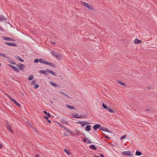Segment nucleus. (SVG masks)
I'll return each mask as SVG.
<instances>
[{"instance_id": "obj_21", "label": "nucleus", "mask_w": 157, "mask_h": 157, "mask_svg": "<svg viewBox=\"0 0 157 157\" xmlns=\"http://www.w3.org/2000/svg\"><path fill=\"white\" fill-rule=\"evenodd\" d=\"M142 153L141 151H137L136 152L135 154L137 156H140L142 155Z\"/></svg>"}, {"instance_id": "obj_11", "label": "nucleus", "mask_w": 157, "mask_h": 157, "mask_svg": "<svg viewBox=\"0 0 157 157\" xmlns=\"http://www.w3.org/2000/svg\"><path fill=\"white\" fill-rule=\"evenodd\" d=\"M5 44H6L10 46H17V44L13 43H10L8 42H5Z\"/></svg>"}, {"instance_id": "obj_22", "label": "nucleus", "mask_w": 157, "mask_h": 157, "mask_svg": "<svg viewBox=\"0 0 157 157\" xmlns=\"http://www.w3.org/2000/svg\"><path fill=\"white\" fill-rule=\"evenodd\" d=\"M0 56H2L3 57L6 58H8V56L7 55L4 54L2 53H0Z\"/></svg>"}, {"instance_id": "obj_41", "label": "nucleus", "mask_w": 157, "mask_h": 157, "mask_svg": "<svg viewBox=\"0 0 157 157\" xmlns=\"http://www.w3.org/2000/svg\"><path fill=\"white\" fill-rule=\"evenodd\" d=\"M33 129H34V130L35 131V132H36V133H37L38 131L37 130V129H36L34 128H33Z\"/></svg>"}, {"instance_id": "obj_23", "label": "nucleus", "mask_w": 157, "mask_h": 157, "mask_svg": "<svg viewBox=\"0 0 157 157\" xmlns=\"http://www.w3.org/2000/svg\"><path fill=\"white\" fill-rule=\"evenodd\" d=\"M51 53L52 56H53L55 57L57 53L55 51H52L51 52Z\"/></svg>"}, {"instance_id": "obj_43", "label": "nucleus", "mask_w": 157, "mask_h": 157, "mask_svg": "<svg viewBox=\"0 0 157 157\" xmlns=\"http://www.w3.org/2000/svg\"><path fill=\"white\" fill-rule=\"evenodd\" d=\"M59 126H60L61 127H63V128H64L65 127H64V126H63V125H61L60 124H59Z\"/></svg>"}, {"instance_id": "obj_48", "label": "nucleus", "mask_w": 157, "mask_h": 157, "mask_svg": "<svg viewBox=\"0 0 157 157\" xmlns=\"http://www.w3.org/2000/svg\"><path fill=\"white\" fill-rule=\"evenodd\" d=\"M83 141L85 142H86V140L85 139H84L83 140Z\"/></svg>"}, {"instance_id": "obj_40", "label": "nucleus", "mask_w": 157, "mask_h": 157, "mask_svg": "<svg viewBox=\"0 0 157 157\" xmlns=\"http://www.w3.org/2000/svg\"><path fill=\"white\" fill-rule=\"evenodd\" d=\"M51 44L52 45H54L56 43L54 42H52Z\"/></svg>"}, {"instance_id": "obj_24", "label": "nucleus", "mask_w": 157, "mask_h": 157, "mask_svg": "<svg viewBox=\"0 0 157 157\" xmlns=\"http://www.w3.org/2000/svg\"><path fill=\"white\" fill-rule=\"evenodd\" d=\"M64 151L66 153L67 155H70L71 153L69 151V150H68L67 149H64Z\"/></svg>"}, {"instance_id": "obj_27", "label": "nucleus", "mask_w": 157, "mask_h": 157, "mask_svg": "<svg viewBox=\"0 0 157 157\" xmlns=\"http://www.w3.org/2000/svg\"><path fill=\"white\" fill-rule=\"evenodd\" d=\"M64 129L68 132H69L70 133H72V132L70 129H68L66 127L64 128Z\"/></svg>"}, {"instance_id": "obj_7", "label": "nucleus", "mask_w": 157, "mask_h": 157, "mask_svg": "<svg viewBox=\"0 0 157 157\" xmlns=\"http://www.w3.org/2000/svg\"><path fill=\"white\" fill-rule=\"evenodd\" d=\"M6 126L7 129L12 133H13V130L11 128V127L10 124L7 122L6 123Z\"/></svg>"}, {"instance_id": "obj_10", "label": "nucleus", "mask_w": 157, "mask_h": 157, "mask_svg": "<svg viewBox=\"0 0 157 157\" xmlns=\"http://www.w3.org/2000/svg\"><path fill=\"white\" fill-rule=\"evenodd\" d=\"M9 97L10 98L11 100H12L17 105L18 107H21V105L19 103H18L17 101H16L13 98H11L10 96H9Z\"/></svg>"}, {"instance_id": "obj_49", "label": "nucleus", "mask_w": 157, "mask_h": 157, "mask_svg": "<svg viewBox=\"0 0 157 157\" xmlns=\"http://www.w3.org/2000/svg\"><path fill=\"white\" fill-rule=\"evenodd\" d=\"M2 147V145L1 144H0V148H1Z\"/></svg>"}, {"instance_id": "obj_33", "label": "nucleus", "mask_w": 157, "mask_h": 157, "mask_svg": "<svg viewBox=\"0 0 157 157\" xmlns=\"http://www.w3.org/2000/svg\"><path fill=\"white\" fill-rule=\"evenodd\" d=\"M38 62H39V59H35L34 60V62L35 63H38Z\"/></svg>"}, {"instance_id": "obj_5", "label": "nucleus", "mask_w": 157, "mask_h": 157, "mask_svg": "<svg viewBox=\"0 0 157 157\" xmlns=\"http://www.w3.org/2000/svg\"><path fill=\"white\" fill-rule=\"evenodd\" d=\"M77 123L78 124H81L82 127H83L84 126H85V125H87L88 124H89V123L86 121H78Z\"/></svg>"}, {"instance_id": "obj_17", "label": "nucleus", "mask_w": 157, "mask_h": 157, "mask_svg": "<svg viewBox=\"0 0 157 157\" xmlns=\"http://www.w3.org/2000/svg\"><path fill=\"white\" fill-rule=\"evenodd\" d=\"M91 130V126L87 125L86 127V130L87 131H90Z\"/></svg>"}, {"instance_id": "obj_28", "label": "nucleus", "mask_w": 157, "mask_h": 157, "mask_svg": "<svg viewBox=\"0 0 157 157\" xmlns=\"http://www.w3.org/2000/svg\"><path fill=\"white\" fill-rule=\"evenodd\" d=\"M36 83V80L35 79V80H33L31 82V84L32 85H34Z\"/></svg>"}, {"instance_id": "obj_52", "label": "nucleus", "mask_w": 157, "mask_h": 157, "mask_svg": "<svg viewBox=\"0 0 157 157\" xmlns=\"http://www.w3.org/2000/svg\"><path fill=\"white\" fill-rule=\"evenodd\" d=\"M105 138H108V136H105Z\"/></svg>"}, {"instance_id": "obj_15", "label": "nucleus", "mask_w": 157, "mask_h": 157, "mask_svg": "<svg viewBox=\"0 0 157 157\" xmlns=\"http://www.w3.org/2000/svg\"><path fill=\"white\" fill-rule=\"evenodd\" d=\"M134 42L135 44H139L141 43L142 42V41L137 39H135Z\"/></svg>"}, {"instance_id": "obj_1", "label": "nucleus", "mask_w": 157, "mask_h": 157, "mask_svg": "<svg viewBox=\"0 0 157 157\" xmlns=\"http://www.w3.org/2000/svg\"><path fill=\"white\" fill-rule=\"evenodd\" d=\"M8 66L9 67H11L12 69L15 71L17 72H19L20 71L19 70H20L21 71L23 70V68L24 67V65L23 64L20 63L18 64H17L16 65L17 67L18 68H17L16 67L12 65L11 64H8Z\"/></svg>"}, {"instance_id": "obj_31", "label": "nucleus", "mask_w": 157, "mask_h": 157, "mask_svg": "<svg viewBox=\"0 0 157 157\" xmlns=\"http://www.w3.org/2000/svg\"><path fill=\"white\" fill-rule=\"evenodd\" d=\"M102 105L103 107L105 109H107L108 108L107 106H106L105 105V104H104V103H103L102 104Z\"/></svg>"}, {"instance_id": "obj_34", "label": "nucleus", "mask_w": 157, "mask_h": 157, "mask_svg": "<svg viewBox=\"0 0 157 157\" xmlns=\"http://www.w3.org/2000/svg\"><path fill=\"white\" fill-rule=\"evenodd\" d=\"M126 136V135H124L122 137H121L120 139L121 140H122L124 139Z\"/></svg>"}, {"instance_id": "obj_55", "label": "nucleus", "mask_w": 157, "mask_h": 157, "mask_svg": "<svg viewBox=\"0 0 157 157\" xmlns=\"http://www.w3.org/2000/svg\"><path fill=\"white\" fill-rule=\"evenodd\" d=\"M97 157H99V156H97Z\"/></svg>"}, {"instance_id": "obj_3", "label": "nucleus", "mask_w": 157, "mask_h": 157, "mask_svg": "<svg viewBox=\"0 0 157 157\" xmlns=\"http://www.w3.org/2000/svg\"><path fill=\"white\" fill-rule=\"evenodd\" d=\"M39 62L41 63H43L45 64L48 65L52 67H54V65L52 63L45 61H44L42 59H39Z\"/></svg>"}, {"instance_id": "obj_50", "label": "nucleus", "mask_w": 157, "mask_h": 157, "mask_svg": "<svg viewBox=\"0 0 157 157\" xmlns=\"http://www.w3.org/2000/svg\"><path fill=\"white\" fill-rule=\"evenodd\" d=\"M71 115H73V116H76L75 117H77V116H78V115L77 114H76V115H73V114H71Z\"/></svg>"}, {"instance_id": "obj_6", "label": "nucleus", "mask_w": 157, "mask_h": 157, "mask_svg": "<svg viewBox=\"0 0 157 157\" xmlns=\"http://www.w3.org/2000/svg\"><path fill=\"white\" fill-rule=\"evenodd\" d=\"M107 110L109 113H115L116 112V110L115 109L110 106H109L107 109Z\"/></svg>"}, {"instance_id": "obj_14", "label": "nucleus", "mask_w": 157, "mask_h": 157, "mask_svg": "<svg viewBox=\"0 0 157 157\" xmlns=\"http://www.w3.org/2000/svg\"><path fill=\"white\" fill-rule=\"evenodd\" d=\"M6 18L2 15H0V21H2L6 20Z\"/></svg>"}, {"instance_id": "obj_8", "label": "nucleus", "mask_w": 157, "mask_h": 157, "mask_svg": "<svg viewBox=\"0 0 157 157\" xmlns=\"http://www.w3.org/2000/svg\"><path fill=\"white\" fill-rule=\"evenodd\" d=\"M122 154L123 155H132V154L131 152L128 151H125L123 152Z\"/></svg>"}, {"instance_id": "obj_30", "label": "nucleus", "mask_w": 157, "mask_h": 157, "mask_svg": "<svg viewBox=\"0 0 157 157\" xmlns=\"http://www.w3.org/2000/svg\"><path fill=\"white\" fill-rule=\"evenodd\" d=\"M17 58L19 61H20L21 62H24V60H23V59H22L20 57H18Z\"/></svg>"}, {"instance_id": "obj_47", "label": "nucleus", "mask_w": 157, "mask_h": 157, "mask_svg": "<svg viewBox=\"0 0 157 157\" xmlns=\"http://www.w3.org/2000/svg\"><path fill=\"white\" fill-rule=\"evenodd\" d=\"M63 135H64V136H67V133H64L63 134Z\"/></svg>"}, {"instance_id": "obj_26", "label": "nucleus", "mask_w": 157, "mask_h": 157, "mask_svg": "<svg viewBox=\"0 0 157 157\" xmlns=\"http://www.w3.org/2000/svg\"><path fill=\"white\" fill-rule=\"evenodd\" d=\"M33 78L34 77L33 75H31L29 77L28 80L29 81H31L33 79Z\"/></svg>"}, {"instance_id": "obj_36", "label": "nucleus", "mask_w": 157, "mask_h": 157, "mask_svg": "<svg viewBox=\"0 0 157 157\" xmlns=\"http://www.w3.org/2000/svg\"><path fill=\"white\" fill-rule=\"evenodd\" d=\"M104 131L107 132H109V130L107 128H105V129H104Z\"/></svg>"}, {"instance_id": "obj_29", "label": "nucleus", "mask_w": 157, "mask_h": 157, "mask_svg": "<svg viewBox=\"0 0 157 157\" xmlns=\"http://www.w3.org/2000/svg\"><path fill=\"white\" fill-rule=\"evenodd\" d=\"M74 117L76 118H84V117L82 115H79L77 117Z\"/></svg>"}, {"instance_id": "obj_25", "label": "nucleus", "mask_w": 157, "mask_h": 157, "mask_svg": "<svg viewBox=\"0 0 157 157\" xmlns=\"http://www.w3.org/2000/svg\"><path fill=\"white\" fill-rule=\"evenodd\" d=\"M44 113L46 114H47V117H51V115H50V113H48V112H47L46 111H44Z\"/></svg>"}, {"instance_id": "obj_32", "label": "nucleus", "mask_w": 157, "mask_h": 157, "mask_svg": "<svg viewBox=\"0 0 157 157\" xmlns=\"http://www.w3.org/2000/svg\"><path fill=\"white\" fill-rule=\"evenodd\" d=\"M39 87V85L38 84H36L34 86V88L35 89H36L38 88Z\"/></svg>"}, {"instance_id": "obj_19", "label": "nucleus", "mask_w": 157, "mask_h": 157, "mask_svg": "<svg viewBox=\"0 0 157 157\" xmlns=\"http://www.w3.org/2000/svg\"><path fill=\"white\" fill-rule=\"evenodd\" d=\"M66 106H67V108H69L70 109H75V107L73 106H71V105H70L67 104V105H66Z\"/></svg>"}, {"instance_id": "obj_42", "label": "nucleus", "mask_w": 157, "mask_h": 157, "mask_svg": "<svg viewBox=\"0 0 157 157\" xmlns=\"http://www.w3.org/2000/svg\"><path fill=\"white\" fill-rule=\"evenodd\" d=\"M3 30L4 29L2 27H0V30L3 31Z\"/></svg>"}, {"instance_id": "obj_38", "label": "nucleus", "mask_w": 157, "mask_h": 157, "mask_svg": "<svg viewBox=\"0 0 157 157\" xmlns=\"http://www.w3.org/2000/svg\"><path fill=\"white\" fill-rule=\"evenodd\" d=\"M11 64H13L15 65L16 64V63L14 61H13L11 62Z\"/></svg>"}, {"instance_id": "obj_35", "label": "nucleus", "mask_w": 157, "mask_h": 157, "mask_svg": "<svg viewBox=\"0 0 157 157\" xmlns=\"http://www.w3.org/2000/svg\"><path fill=\"white\" fill-rule=\"evenodd\" d=\"M59 92L61 93H62V94H64V95L66 96H67V97H69V96H68V95L66 94L65 93L63 92H61V91H59Z\"/></svg>"}, {"instance_id": "obj_16", "label": "nucleus", "mask_w": 157, "mask_h": 157, "mask_svg": "<svg viewBox=\"0 0 157 157\" xmlns=\"http://www.w3.org/2000/svg\"><path fill=\"white\" fill-rule=\"evenodd\" d=\"M50 83L51 85L52 86H53L58 87H59V85L55 83H54L53 82H50Z\"/></svg>"}, {"instance_id": "obj_18", "label": "nucleus", "mask_w": 157, "mask_h": 157, "mask_svg": "<svg viewBox=\"0 0 157 157\" xmlns=\"http://www.w3.org/2000/svg\"><path fill=\"white\" fill-rule=\"evenodd\" d=\"M117 82L120 85H121L124 86H126V84L124 82H121V81H117Z\"/></svg>"}, {"instance_id": "obj_13", "label": "nucleus", "mask_w": 157, "mask_h": 157, "mask_svg": "<svg viewBox=\"0 0 157 157\" xmlns=\"http://www.w3.org/2000/svg\"><path fill=\"white\" fill-rule=\"evenodd\" d=\"M100 127L101 125L100 124H96L93 126V128L95 130H96L97 128Z\"/></svg>"}, {"instance_id": "obj_20", "label": "nucleus", "mask_w": 157, "mask_h": 157, "mask_svg": "<svg viewBox=\"0 0 157 157\" xmlns=\"http://www.w3.org/2000/svg\"><path fill=\"white\" fill-rule=\"evenodd\" d=\"M89 147L92 149L96 150L97 149V148L94 145H91L89 146Z\"/></svg>"}, {"instance_id": "obj_9", "label": "nucleus", "mask_w": 157, "mask_h": 157, "mask_svg": "<svg viewBox=\"0 0 157 157\" xmlns=\"http://www.w3.org/2000/svg\"><path fill=\"white\" fill-rule=\"evenodd\" d=\"M62 57V55L61 54L57 53L55 57L59 60H61Z\"/></svg>"}, {"instance_id": "obj_46", "label": "nucleus", "mask_w": 157, "mask_h": 157, "mask_svg": "<svg viewBox=\"0 0 157 157\" xmlns=\"http://www.w3.org/2000/svg\"><path fill=\"white\" fill-rule=\"evenodd\" d=\"M88 143L89 144H90L91 143V142L90 140H88Z\"/></svg>"}, {"instance_id": "obj_39", "label": "nucleus", "mask_w": 157, "mask_h": 157, "mask_svg": "<svg viewBox=\"0 0 157 157\" xmlns=\"http://www.w3.org/2000/svg\"><path fill=\"white\" fill-rule=\"evenodd\" d=\"M48 117H47H47H46V116H44V117L45 119H46V120H48Z\"/></svg>"}, {"instance_id": "obj_2", "label": "nucleus", "mask_w": 157, "mask_h": 157, "mask_svg": "<svg viewBox=\"0 0 157 157\" xmlns=\"http://www.w3.org/2000/svg\"><path fill=\"white\" fill-rule=\"evenodd\" d=\"M39 72L40 74H43L46 75H48L47 72H48L49 73L51 74L54 76L56 75V74L55 72L48 69H46V71L42 70H40L39 71Z\"/></svg>"}, {"instance_id": "obj_37", "label": "nucleus", "mask_w": 157, "mask_h": 157, "mask_svg": "<svg viewBox=\"0 0 157 157\" xmlns=\"http://www.w3.org/2000/svg\"><path fill=\"white\" fill-rule=\"evenodd\" d=\"M100 129L101 131H104V129H105V128L103 127H100Z\"/></svg>"}, {"instance_id": "obj_51", "label": "nucleus", "mask_w": 157, "mask_h": 157, "mask_svg": "<svg viewBox=\"0 0 157 157\" xmlns=\"http://www.w3.org/2000/svg\"><path fill=\"white\" fill-rule=\"evenodd\" d=\"M35 157H39V155H36Z\"/></svg>"}, {"instance_id": "obj_53", "label": "nucleus", "mask_w": 157, "mask_h": 157, "mask_svg": "<svg viewBox=\"0 0 157 157\" xmlns=\"http://www.w3.org/2000/svg\"><path fill=\"white\" fill-rule=\"evenodd\" d=\"M146 111H149V110L148 109H146Z\"/></svg>"}, {"instance_id": "obj_12", "label": "nucleus", "mask_w": 157, "mask_h": 157, "mask_svg": "<svg viewBox=\"0 0 157 157\" xmlns=\"http://www.w3.org/2000/svg\"><path fill=\"white\" fill-rule=\"evenodd\" d=\"M3 38L4 40H6L10 41H14V39H13L12 38H11L10 37H3Z\"/></svg>"}, {"instance_id": "obj_4", "label": "nucleus", "mask_w": 157, "mask_h": 157, "mask_svg": "<svg viewBox=\"0 0 157 157\" xmlns=\"http://www.w3.org/2000/svg\"><path fill=\"white\" fill-rule=\"evenodd\" d=\"M81 2L83 5L88 9H93L92 8L90 4L83 2Z\"/></svg>"}, {"instance_id": "obj_56", "label": "nucleus", "mask_w": 157, "mask_h": 157, "mask_svg": "<svg viewBox=\"0 0 157 157\" xmlns=\"http://www.w3.org/2000/svg\"><path fill=\"white\" fill-rule=\"evenodd\" d=\"M1 66V64H0V66Z\"/></svg>"}, {"instance_id": "obj_45", "label": "nucleus", "mask_w": 157, "mask_h": 157, "mask_svg": "<svg viewBox=\"0 0 157 157\" xmlns=\"http://www.w3.org/2000/svg\"><path fill=\"white\" fill-rule=\"evenodd\" d=\"M47 121H48V122L49 123H51V121L50 120H47Z\"/></svg>"}, {"instance_id": "obj_54", "label": "nucleus", "mask_w": 157, "mask_h": 157, "mask_svg": "<svg viewBox=\"0 0 157 157\" xmlns=\"http://www.w3.org/2000/svg\"><path fill=\"white\" fill-rule=\"evenodd\" d=\"M64 123H65V124H68L67 123H66V122H65Z\"/></svg>"}, {"instance_id": "obj_44", "label": "nucleus", "mask_w": 157, "mask_h": 157, "mask_svg": "<svg viewBox=\"0 0 157 157\" xmlns=\"http://www.w3.org/2000/svg\"><path fill=\"white\" fill-rule=\"evenodd\" d=\"M100 155L101 156V157H104L103 155L102 154H100Z\"/></svg>"}]
</instances>
